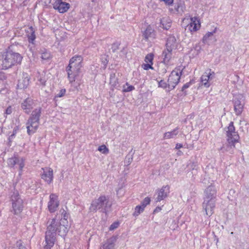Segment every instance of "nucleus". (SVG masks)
<instances>
[{"label": "nucleus", "mask_w": 249, "mask_h": 249, "mask_svg": "<svg viewBox=\"0 0 249 249\" xmlns=\"http://www.w3.org/2000/svg\"><path fill=\"white\" fill-rule=\"evenodd\" d=\"M116 240L115 237H111L107 240L100 249H113Z\"/></svg>", "instance_id": "5701e85b"}, {"label": "nucleus", "mask_w": 249, "mask_h": 249, "mask_svg": "<svg viewBox=\"0 0 249 249\" xmlns=\"http://www.w3.org/2000/svg\"><path fill=\"white\" fill-rule=\"evenodd\" d=\"M227 136L228 143L234 147V144L238 142L239 136L235 131V128L232 122H231L228 127Z\"/></svg>", "instance_id": "6e6552de"}, {"label": "nucleus", "mask_w": 249, "mask_h": 249, "mask_svg": "<svg viewBox=\"0 0 249 249\" xmlns=\"http://www.w3.org/2000/svg\"><path fill=\"white\" fill-rule=\"evenodd\" d=\"M151 201V199L149 197H146L144 198V199L142 200V201L141 203V205L145 209L146 206L150 204V202Z\"/></svg>", "instance_id": "f704fd0d"}, {"label": "nucleus", "mask_w": 249, "mask_h": 249, "mask_svg": "<svg viewBox=\"0 0 249 249\" xmlns=\"http://www.w3.org/2000/svg\"><path fill=\"white\" fill-rule=\"evenodd\" d=\"M22 58V56L18 53L8 51L0 56V65L2 69L6 70L20 63Z\"/></svg>", "instance_id": "f03ea898"}, {"label": "nucleus", "mask_w": 249, "mask_h": 249, "mask_svg": "<svg viewBox=\"0 0 249 249\" xmlns=\"http://www.w3.org/2000/svg\"><path fill=\"white\" fill-rule=\"evenodd\" d=\"M160 1H163L164 3L168 6L171 5L173 3L174 0H159Z\"/></svg>", "instance_id": "c03bdc74"}, {"label": "nucleus", "mask_w": 249, "mask_h": 249, "mask_svg": "<svg viewBox=\"0 0 249 249\" xmlns=\"http://www.w3.org/2000/svg\"><path fill=\"white\" fill-rule=\"evenodd\" d=\"M51 57V54L49 53L45 52L41 54V58L44 60H47Z\"/></svg>", "instance_id": "4c0bfd02"}, {"label": "nucleus", "mask_w": 249, "mask_h": 249, "mask_svg": "<svg viewBox=\"0 0 249 249\" xmlns=\"http://www.w3.org/2000/svg\"><path fill=\"white\" fill-rule=\"evenodd\" d=\"M200 22L198 18L194 17L190 18L188 27L191 32L197 31L200 29Z\"/></svg>", "instance_id": "f3484780"}, {"label": "nucleus", "mask_w": 249, "mask_h": 249, "mask_svg": "<svg viewBox=\"0 0 249 249\" xmlns=\"http://www.w3.org/2000/svg\"><path fill=\"white\" fill-rule=\"evenodd\" d=\"M18 128V127L15 128L13 130V134L9 136V139L10 141H11L15 137L16 134L17 133Z\"/></svg>", "instance_id": "79ce46f5"}, {"label": "nucleus", "mask_w": 249, "mask_h": 249, "mask_svg": "<svg viewBox=\"0 0 249 249\" xmlns=\"http://www.w3.org/2000/svg\"><path fill=\"white\" fill-rule=\"evenodd\" d=\"M135 89L134 86L130 85L128 83L124 85L123 86V91L124 92H130Z\"/></svg>", "instance_id": "2f4dec72"}, {"label": "nucleus", "mask_w": 249, "mask_h": 249, "mask_svg": "<svg viewBox=\"0 0 249 249\" xmlns=\"http://www.w3.org/2000/svg\"><path fill=\"white\" fill-rule=\"evenodd\" d=\"M101 60L103 65L106 66L108 62L107 56L105 55L102 56Z\"/></svg>", "instance_id": "37998d69"}, {"label": "nucleus", "mask_w": 249, "mask_h": 249, "mask_svg": "<svg viewBox=\"0 0 249 249\" xmlns=\"http://www.w3.org/2000/svg\"><path fill=\"white\" fill-rule=\"evenodd\" d=\"M119 225V223L118 222H114L110 225L109 229L110 231H113V230L116 229V228H117L118 227Z\"/></svg>", "instance_id": "ea45409f"}, {"label": "nucleus", "mask_w": 249, "mask_h": 249, "mask_svg": "<svg viewBox=\"0 0 249 249\" xmlns=\"http://www.w3.org/2000/svg\"><path fill=\"white\" fill-rule=\"evenodd\" d=\"M54 225H56L55 220H52L48 226L45 236L46 245L44 249H51L54 245L56 231V228Z\"/></svg>", "instance_id": "39448f33"}, {"label": "nucleus", "mask_w": 249, "mask_h": 249, "mask_svg": "<svg viewBox=\"0 0 249 249\" xmlns=\"http://www.w3.org/2000/svg\"><path fill=\"white\" fill-rule=\"evenodd\" d=\"M144 210V208L141 205H139L135 207L133 215L134 216H137L142 213Z\"/></svg>", "instance_id": "c756f323"}, {"label": "nucleus", "mask_w": 249, "mask_h": 249, "mask_svg": "<svg viewBox=\"0 0 249 249\" xmlns=\"http://www.w3.org/2000/svg\"><path fill=\"white\" fill-rule=\"evenodd\" d=\"M181 147H182V144L180 143H177L176 145L175 149H178Z\"/></svg>", "instance_id": "8fccbe9b"}, {"label": "nucleus", "mask_w": 249, "mask_h": 249, "mask_svg": "<svg viewBox=\"0 0 249 249\" xmlns=\"http://www.w3.org/2000/svg\"><path fill=\"white\" fill-rule=\"evenodd\" d=\"M53 8L60 13L66 12L70 7L69 3L63 2L62 0H55L53 4Z\"/></svg>", "instance_id": "f8f14e48"}, {"label": "nucleus", "mask_w": 249, "mask_h": 249, "mask_svg": "<svg viewBox=\"0 0 249 249\" xmlns=\"http://www.w3.org/2000/svg\"><path fill=\"white\" fill-rule=\"evenodd\" d=\"M172 51L171 50H168L166 49L162 53L163 55V63L166 65H170L172 64Z\"/></svg>", "instance_id": "4be33fe9"}, {"label": "nucleus", "mask_w": 249, "mask_h": 249, "mask_svg": "<svg viewBox=\"0 0 249 249\" xmlns=\"http://www.w3.org/2000/svg\"><path fill=\"white\" fill-rule=\"evenodd\" d=\"M182 71L179 69H176L172 71L168 80L169 90L174 89L178 83Z\"/></svg>", "instance_id": "0eeeda50"}, {"label": "nucleus", "mask_w": 249, "mask_h": 249, "mask_svg": "<svg viewBox=\"0 0 249 249\" xmlns=\"http://www.w3.org/2000/svg\"><path fill=\"white\" fill-rule=\"evenodd\" d=\"M27 36L30 42H33L36 38L35 32L32 27H28L25 29Z\"/></svg>", "instance_id": "bb28decb"}, {"label": "nucleus", "mask_w": 249, "mask_h": 249, "mask_svg": "<svg viewBox=\"0 0 249 249\" xmlns=\"http://www.w3.org/2000/svg\"><path fill=\"white\" fill-rule=\"evenodd\" d=\"M142 33L143 37L147 41H152L156 38V33L151 25H147Z\"/></svg>", "instance_id": "2eb2a0df"}, {"label": "nucleus", "mask_w": 249, "mask_h": 249, "mask_svg": "<svg viewBox=\"0 0 249 249\" xmlns=\"http://www.w3.org/2000/svg\"><path fill=\"white\" fill-rule=\"evenodd\" d=\"M178 46V41L175 36H169L166 42V49L168 50L174 51L177 49Z\"/></svg>", "instance_id": "6ab92c4d"}, {"label": "nucleus", "mask_w": 249, "mask_h": 249, "mask_svg": "<svg viewBox=\"0 0 249 249\" xmlns=\"http://www.w3.org/2000/svg\"><path fill=\"white\" fill-rule=\"evenodd\" d=\"M159 87L162 88L164 89L168 88V83L167 84L164 81L160 80L159 82Z\"/></svg>", "instance_id": "c9c22d12"}, {"label": "nucleus", "mask_w": 249, "mask_h": 249, "mask_svg": "<svg viewBox=\"0 0 249 249\" xmlns=\"http://www.w3.org/2000/svg\"><path fill=\"white\" fill-rule=\"evenodd\" d=\"M82 61V58L80 56H74L70 60L67 69L68 77L70 83L74 82L79 75Z\"/></svg>", "instance_id": "f257e3e1"}, {"label": "nucleus", "mask_w": 249, "mask_h": 249, "mask_svg": "<svg viewBox=\"0 0 249 249\" xmlns=\"http://www.w3.org/2000/svg\"><path fill=\"white\" fill-rule=\"evenodd\" d=\"M38 81H39L41 85L43 86L45 85L46 79L45 77L43 76V74H42V75L40 76V77L38 78Z\"/></svg>", "instance_id": "a19ab883"}, {"label": "nucleus", "mask_w": 249, "mask_h": 249, "mask_svg": "<svg viewBox=\"0 0 249 249\" xmlns=\"http://www.w3.org/2000/svg\"><path fill=\"white\" fill-rule=\"evenodd\" d=\"M34 106L35 103L33 100L31 98H27L22 103L21 107L26 113H29L33 108Z\"/></svg>", "instance_id": "412c9836"}, {"label": "nucleus", "mask_w": 249, "mask_h": 249, "mask_svg": "<svg viewBox=\"0 0 249 249\" xmlns=\"http://www.w3.org/2000/svg\"><path fill=\"white\" fill-rule=\"evenodd\" d=\"M154 58V55L153 53L148 54L145 57L144 61L145 63L153 65V60Z\"/></svg>", "instance_id": "72a5a7b5"}, {"label": "nucleus", "mask_w": 249, "mask_h": 249, "mask_svg": "<svg viewBox=\"0 0 249 249\" xmlns=\"http://www.w3.org/2000/svg\"><path fill=\"white\" fill-rule=\"evenodd\" d=\"M42 170L41 178L48 184L52 183L53 179V170L50 167H45L42 168Z\"/></svg>", "instance_id": "9d476101"}, {"label": "nucleus", "mask_w": 249, "mask_h": 249, "mask_svg": "<svg viewBox=\"0 0 249 249\" xmlns=\"http://www.w3.org/2000/svg\"><path fill=\"white\" fill-rule=\"evenodd\" d=\"M126 159L128 160V161H127L128 164H129L132 161L133 158L131 157H126Z\"/></svg>", "instance_id": "de8ad7c7"}, {"label": "nucleus", "mask_w": 249, "mask_h": 249, "mask_svg": "<svg viewBox=\"0 0 249 249\" xmlns=\"http://www.w3.org/2000/svg\"><path fill=\"white\" fill-rule=\"evenodd\" d=\"M178 133V128H176L174 130L165 132L163 134L164 139H170L174 138Z\"/></svg>", "instance_id": "a878e982"}, {"label": "nucleus", "mask_w": 249, "mask_h": 249, "mask_svg": "<svg viewBox=\"0 0 249 249\" xmlns=\"http://www.w3.org/2000/svg\"><path fill=\"white\" fill-rule=\"evenodd\" d=\"M215 201L204 200L202 203V209L207 215L211 216L214 212Z\"/></svg>", "instance_id": "9b49d317"}, {"label": "nucleus", "mask_w": 249, "mask_h": 249, "mask_svg": "<svg viewBox=\"0 0 249 249\" xmlns=\"http://www.w3.org/2000/svg\"><path fill=\"white\" fill-rule=\"evenodd\" d=\"M201 50V47L199 43L196 44L191 50L192 55L195 57L199 54Z\"/></svg>", "instance_id": "c85d7f7f"}, {"label": "nucleus", "mask_w": 249, "mask_h": 249, "mask_svg": "<svg viewBox=\"0 0 249 249\" xmlns=\"http://www.w3.org/2000/svg\"><path fill=\"white\" fill-rule=\"evenodd\" d=\"M211 76V73L210 71H205L201 77V82L202 84L205 87L208 88L210 85L208 83L209 80L210 79Z\"/></svg>", "instance_id": "b1692460"}, {"label": "nucleus", "mask_w": 249, "mask_h": 249, "mask_svg": "<svg viewBox=\"0 0 249 249\" xmlns=\"http://www.w3.org/2000/svg\"><path fill=\"white\" fill-rule=\"evenodd\" d=\"M244 100L242 96L234 99V110L237 115H240L243 108Z\"/></svg>", "instance_id": "aec40b11"}, {"label": "nucleus", "mask_w": 249, "mask_h": 249, "mask_svg": "<svg viewBox=\"0 0 249 249\" xmlns=\"http://www.w3.org/2000/svg\"><path fill=\"white\" fill-rule=\"evenodd\" d=\"M216 32V30L215 29L213 30V32H208V33H207L205 36H203V41L204 42H207L209 40V38L210 37H211L212 36H213V34L215 33Z\"/></svg>", "instance_id": "473e14b6"}, {"label": "nucleus", "mask_w": 249, "mask_h": 249, "mask_svg": "<svg viewBox=\"0 0 249 249\" xmlns=\"http://www.w3.org/2000/svg\"><path fill=\"white\" fill-rule=\"evenodd\" d=\"M59 206L58 196L55 194H51L50 196V200L48 202V207L51 213L54 212Z\"/></svg>", "instance_id": "ddd939ff"}, {"label": "nucleus", "mask_w": 249, "mask_h": 249, "mask_svg": "<svg viewBox=\"0 0 249 249\" xmlns=\"http://www.w3.org/2000/svg\"><path fill=\"white\" fill-rule=\"evenodd\" d=\"M106 200V198L104 196H101L98 199L92 201L90 207V210L92 211H96L101 208L104 205V203Z\"/></svg>", "instance_id": "a211bd4d"}, {"label": "nucleus", "mask_w": 249, "mask_h": 249, "mask_svg": "<svg viewBox=\"0 0 249 249\" xmlns=\"http://www.w3.org/2000/svg\"><path fill=\"white\" fill-rule=\"evenodd\" d=\"M216 190L215 187L211 185L208 187L204 192V200L215 201Z\"/></svg>", "instance_id": "4468645a"}, {"label": "nucleus", "mask_w": 249, "mask_h": 249, "mask_svg": "<svg viewBox=\"0 0 249 249\" xmlns=\"http://www.w3.org/2000/svg\"><path fill=\"white\" fill-rule=\"evenodd\" d=\"M13 210L15 214L20 213L23 210V202L18 192H14L11 196Z\"/></svg>", "instance_id": "423d86ee"}, {"label": "nucleus", "mask_w": 249, "mask_h": 249, "mask_svg": "<svg viewBox=\"0 0 249 249\" xmlns=\"http://www.w3.org/2000/svg\"><path fill=\"white\" fill-rule=\"evenodd\" d=\"M40 113L41 108L40 107L35 109L33 111L32 115L26 124L27 133L29 135L34 134L37 129Z\"/></svg>", "instance_id": "20e7f679"}, {"label": "nucleus", "mask_w": 249, "mask_h": 249, "mask_svg": "<svg viewBox=\"0 0 249 249\" xmlns=\"http://www.w3.org/2000/svg\"><path fill=\"white\" fill-rule=\"evenodd\" d=\"M68 214L63 210L61 212V218L57 219L54 218L53 220H55L56 225L54 227L56 228V231H58V234L61 236H65L70 228V225L68 221Z\"/></svg>", "instance_id": "7ed1b4c3"}, {"label": "nucleus", "mask_w": 249, "mask_h": 249, "mask_svg": "<svg viewBox=\"0 0 249 249\" xmlns=\"http://www.w3.org/2000/svg\"><path fill=\"white\" fill-rule=\"evenodd\" d=\"M7 164L11 167L16 166L20 171H22L25 166V160L22 157L14 156L8 159Z\"/></svg>", "instance_id": "1a4fd4ad"}, {"label": "nucleus", "mask_w": 249, "mask_h": 249, "mask_svg": "<svg viewBox=\"0 0 249 249\" xmlns=\"http://www.w3.org/2000/svg\"><path fill=\"white\" fill-rule=\"evenodd\" d=\"M170 187L169 185L163 186L157 192L158 196L156 198V201L160 202L167 197L170 193Z\"/></svg>", "instance_id": "dca6fc26"}, {"label": "nucleus", "mask_w": 249, "mask_h": 249, "mask_svg": "<svg viewBox=\"0 0 249 249\" xmlns=\"http://www.w3.org/2000/svg\"><path fill=\"white\" fill-rule=\"evenodd\" d=\"M161 210V208L160 207H156L155 210H154L153 213H156L160 212Z\"/></svg>", "instance_id": "49530a36"}, {"label": "nucleus", "mask_w": 249, "mask_h": 249, "mask_svg": "<svg viewBox=\"0 0 249 249\" xmlns=\"http://www.w3.org/2000/svg\"><path fill=\"white\" fill-rule=\"evenodd\" d=\"M161 27L165 30L169 29L171 26V20L168 17H164L160 20Z\"/></svg>", "instance_id": "393cba45"}, {"label": "nucleus", "mask_w": 249, "mask_h": 249, "mask_svg": "<svg viewBox=\"0 0 249 249\" xmlns=\"http://www.w3.org/2000/svg\"><path fill=\"white\" fill-rule=\"evenodd\" d=\"M98 151L102 154L107 155L109 153V149L104 144L99 146L98 148Z\"/></svg>", "instance_id": "7c9ffc66"}, {"label": "nucleus", "mask_w": 249, "mask_h": 249, "mask_svg": "<svg viewBox=\"0 0 249 249\" xmlns=\"http://www.w3.org/2000/svg\"><path fill=\"white\" fill-rule=\"evenodd\" d=\"M190 85H191L190 83H187L185 84L183 86L182 89H187V88H189V87H190Z\"/></svg>", "instance_id": "09e8293b"}, {"label": "nucleus", "mask_w": 249, "mask_h": 249, "mask_svg": "<svg viewBox=\"0 0 249 249\" xmlns=\"http://www.w3.org/2000/svg\"><path fill=\"white\" fill-rule=\"evenodd\" d=\"M142 68L145 70H148L149 69H153L152 65L150 64L145 63L142 65Z\"/></svg>", "instance_id": "58836bf2"}, {"label": "nucleus", "mask_w": 249, "mask_h": 249, "mask_svg": "<svg viewBox=\"0 0 249 249\" xmlns=\"http://www.w3.org/2000/svg\"><path fill=\"white\" fill-rule=\"evenodd\" d=\"M29 84V78L28 77H26L19 80L17 86L19 89H22L27 88Z\"/></svg>", "instance_id": "cd10ccee"}, {"label": "nucleus", "mask_w": 249, "mask_h": 249, "mask_svg": "<svg viewBox=\"0 0 249 249\" xmlns=\"http://www.w3.org/2000/svg\"><path fill=\"white\" fill-rule=\"evenodd\" d=\"M66 93V89H64L60 90L59 92L55 95V98H60L64 96Z\"/></svg>", "instance_id": "e433bc0d"}, {"label": "nucleus", "mask_w": 249, "mask_h": 249, "mask_svg": "<svg viewBox=\"0 0 249 249\" xmlns=\"http://www.w3.org/2000/svg\"><path fill=\"white\" fill-rule=\"evenodd\" d=\"M12 112V109L11 107H9L7 108L5 111V113L6 114H10Z\"/></svg>", "instance_id": "a18cd8bd"}]
</instances>
